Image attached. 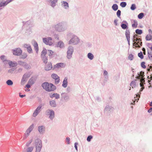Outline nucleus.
I'll return each mask as SVG.
<instances>
[{
	"instance_id": "63",
	"label": "nucleus",
	"mask_w": 152,
	"mask_h": 152,
	"mask_svg": "<svg viewBox=\"0 0 152 152\" xmlns=\"http://www.w3.org/2000/svg\"><path fill=\"white\" fill-rule=\"evenodd\" d=\"M20 96L21 98H23L26 95H20V93H19Z\"/></svg>"
},
{
	"instance_id": "7",
	"label": "nucleus",
	"mask_w": 152,
	"mask_h": 152,
	"mask_svg": "<svg viewBox=\"0 0 152 152\" xmlns=\"http://www.w3.org/2000/svg\"><path fill=\"white\" fill-rule=\"evenodd\" d=\"M113 109V108L111 106L107 105L105 108L104 112L106 114H108L112 112Z\"/></svg>"
},
{
	"instance_id": "27",
	"label": "nucleus",
	"mask_w": 152,
	"mask_h": 152,
	"mask_svg": "<svg viewBox=\"0 0 152 152\" xmlns=\"http://www.w3.org/2000/svg\"><path fill=\"white\" fill-rule=\"evenodd\" d=\"M64 43L62 42L59 41L58 44L57 46L61 48L63 47L64 46Z\"/></svg>"
},
{
	"instance_id": "21",
	"label": "nucleus",
	"mask_w": 152,
	"mask_h": 152,
	"mask_svg": "<svg viewBox=\"0 0 152 152\" xmlns=\"http://www.w3.org/2000/svg\"><path fill=\"white\" fill-rule=\"evenodd\" d=\"M50 97L51 98L55 97L56 99L59 98V95L57 94H54L51 95Z\"/></svg>"
},
{
	"instance_id": "37",
	"label": "nucleus",
	"mask_w": 152,
	"mask_h": 152,
	"mask_svg": "<svg viewBox=\"0 0 152 152\" xmlns=\"http://www.w3.org/2000/svg\"><path fill=\"white\" fill-rule=\"evenodd\" d=\"M144 16V14L142 13H141L139 14L138 16V17L139 19H142Z\"/></svg>"
},
{
	"instance_id": "35",
	"label": "nucleus",
	"mask_w": 152,
	"mask_h": 152,
	"mask_svg": "<svg viewBox=\"0 0 152 152\" xmlns=\"http://www.w3.org/2000/svg\"><path fill=\"white\" fill-rule=\"evenodd\" d=\"M138 56L141 59H143L144 58L142 53L141 52L138 53Z\"/></svg>"
},
{
	"instance_id": "15",
	"label": "nucleus",
	"mask_w": 152,
	"mask_h": 152,
	"mask_svg": "<svg viewBox=\"0 0 152 152\" xmlns=\"http://www.w3.org/2000/svg\"><path fill=\"white\" fill-rule=\"evenodd\" d=\"M30 132L31 131H30L29 129L27 130L23 137V139L24 140L26 139V138L29 136Z\"/></svg>"
},
{
	"instance_id": "30",
	"label": "nucleus",
	"mask_w": 152,
	"mask_h": 152,
	"mask_svg": "<svg viewBox=\"0 0 152 152\" xmlns=\"http://www.w3.org/2000/svg\"><path fill=\"white\" fill-rule=\"evenodd\" d=\"M136 33L138 34H141L142 33V31L141 30L139 29H136L135 31Z\"/></svg>"
},
{
	"instance_id": "10",
	"label": "nucleus",
	"mask_w": 152,
	"mask_h": 152,
	"mask_svg": "<svg viewBox=\"0 0 152 152\" xmlns=\"http://www.w3.org/2000/svg\"><path fill=\"white\" fill-rule=\"evenodd\" d=\"M41 107L42 106L40 105L37 107L33 114V116L34 117H35L39 113L41 110Z\"/></svg>"
},
{
	"instance_id": "38",
	"label": "nucleus",
	"mask_w": 152,
	"mask_h": 152,
	"mask_svg": "<svg viewBox=\"0 0 152 152\" xmlns=\"http://www.w3.org/2000/svg\"><path fill=\"white\" fill-rule=\"evenodd\" d=\"M131 9L132 10H134L136 9V5L134 4H133L130 7Z\"/></svg>"
},
{
	"instance_id": "18",
	"label": "nucleus",
	"mask_w": 152,
	"mask_h": 152,
	"mask_svg": "<svg viewBox=\"0 0 152 152\" xmlns=\"http://www.w3.org/2000/svg\"><path fill=\"white\" fill-rule=\"evenodd\" d=\"M50 106L53 107H56V102L54 100L50 101Z\"/></svg>"
},
{
	"instance_id": "55",
	"label": "nucleus",
	"mask_w": 152,
	"mask_h": 152,
	"mask_svg": "<svg viewBox=\"0 0 152 152\" xmlns=\"http://www.w3.org/2000/svg\"><path fill=\"white\" fill-rule=\"evenodd\" d=\"M148 32H149V34L152 35V31L151 29H149Z\"/></svg>"
},
{
	"instance_id": "1",
	"label": "nucleus",
	"mask_w": 152,
	"mask_h": 152,
	"mask_svg": "<svg viewBox=\"0 0 152 152\" xmlns=\"http://www.w3.org/2000/svg\"><path fill=\"white\" fill-rule=\"evenodd\" d=\"M68 43L70 45H77L80 42V39L77 36L71 33H69L67 34Z\"/></svg>"
},
{
	"instance_id": "47",
	"label": "nucleus",
	"mask_w": 152,
	"mask_h": 152,
	"mask_svg": "<svg viewBox=\"0 0 152 152\" xmlns=\"http://www.w3.org/2000/svg\"><path fill=\"white\" fill-rule=\"evenodd\" d=\"M121 27L123 29H125L127 28V26L124 24H122L121 25Z\"/></svg>"
},
{
	"instance_id": "48",
	"label": "nucleus",
	"mask_w": 152,
	"mask_h": 152,
	"mask_svg": "<svg viewBox=\"0 0 152 152\" xmlns=\"http://www.w3.org/2000/svg\"><path fill=\"white\" fill-rule=\"evenodd\" d=\"M55 79V83L56 84H58L59 83V80H60L59 77Z\"/></svg>"
},
{
	"instance_id": "26",
	"label": "nucleus",
	"mask_w": 152,
	"mask_h": 152,
	"mask_svg": "<svg viewBox=\"0 0 152 152\" xmlns=\"http://www.w3.org/2000/svg\"><path fill=\"white\" fill-rule=\"evenodd\" d=\"M130 86L132 87V88H135L136 86V83L135 81H132L130 84Z\"/></svg>"
},
{
	"instance_id": "58",
	"label": "nucleus",
	"mask_w": 152,
	"mask_h": 152,
	"mask_svg": "<svg viewBox=\"0 0 152 152\" xmlns=\"http://www.w3.org/2000/svg\"><path fill=\"white\" fill-rule=\"evenodd\" d=\"M137 100V99L135 97L134 98V101L133 103H131V104H134V103Z\"/></svg>"
},
{
	"instance_id": "51",
	"label": "nucleus",
	"mask_w": 152,
	"mask_h": 152,
	"mask_svg": "<svg viewBox=\"0 0 152 152\" xmlns=\"http://www.w3.org/2000/svg\"><path fill=\"white\" fill-rule=\"evenodd\" d=\"M145 84V83H143V86L141 87H142L140 89V92H139V93H140V94H141L140 92H141L143 90L144 88V87L143 86H144V84Z\"/></svg>"
},
{
	"instance_id": "2",
	"label": "nucleus",
	"mask_w": 152,
	"mask_h": 152,
	"mask_svg": "<svg viewBox=\"0 0 152 152\" xmlns=\"http://www.w3.org/2000/svg\"><path fill=\"white\" fill-rule=\"evenodd\" d=\"M43 88L48 91H53L56 89V87L52 84L48 82H45L42 85Z\"/></svg>"
},
{
	"instance_id": "59",
	"label": "nucleus",
	"mask_w": 152,
	"mask_h": 152,
	"mask_svg": "<svg viewBox=\"0 0 152 152\" xmlns=\"http://www.w3.org/2000/svg\"><path fill=\"white\" fill-rule=\"evenodd\" d=\"M141 40L140 39L136 38V41L138 42V41H141Z\"/></svg>"
},
{
	"instance_id": "33",
	"label": "nucleus",
	"mask_w": 152,
	"mask_h": 152,
	"mask_svg": "<svg viewBox=\"0 0 152 152\" xmlns=\"http://www.w3.org/2000/svg\"><path fill=\"white\" fill-rule=\"evenodd\" d=\"M34 83V80L32 78H31L30 79L28 82V83L31 85L33 84Z\"/></svg>"
},
{
	"instance_id": "9",
	"label": "nucleus",
	"mask_w": 152,
	"mask_h": 152,
	"mask_svg": "<svg viewBox=\"0 0 152 152\" xmlns=\"http://www.w3.org/2000/svg\"><path fill=\"white\" fill-rule=\"evenodd\" d=\"M22 53V50L20 48H17L13 51V54L16 56L20 55Z\"/></svg>"
},
{
	"instance_id": "53",
	"label": "nucleus",
	"mask_w": 152,
	"mask_h": 152,
	"mask_svg": "<svg viewBox=\"0 0 152 152\" xmlns=\"http://www.w3.org/2000/svg\"><path fill=\"white\" fill-rule=\"evenodd\" d=\"M50 1L53 4L56 2L57 1V0H50Z\"/></svg>"
},
{
	"instance_id": "40",
	"label": "nucleus",
	"mask_w": 152,
	"mask_h": 152,
	"mask_svg": "<svg viewBox=\"0 0 152 152\" xmlns=\"http://www.w3.org/2000/svg\"><path fill=\"white\" fill-rule=\"evenodd\" d=\"M134 58V56L132 54H129V56H128V59L129 60H133V59Z\"/></svg>"
},
{
	"instance_id": "64",
	"label": "nucleus",
	"mask_w": 152,
	"mask_h": 152,
	"mask_svg": "<svg viewBox=\"0 0 152 152\" xmlns=\"http://www.w3.org/2000/svg\"><path fill=\"white\" fill-rule=\"evenodd\" d=\"M127 41L128 42V44L129 45H130V39H129V40L128 39H127Z\"/></svg>"
},
{
	"instance_id": "3",
	"label": "nucleus",
	"mask_w": 152,
	"mask_h": 152,
	"mask_svg": "<svg viewBox=\"0 0 152 152\" xmlns=\"http://www.w3.org/2000/svg\"><path fill=\"white\" fill-rule=\"evenodd\" d=\"M144 72L142 71L140 72L139 73H138V76L136 77V78L138 79H140V85L141 87L143 86V83L145 82V78H144Z\"/></svg>"
},
{
	"instance_id": "8",
	"label": "nucleus",
	"mask_w": 152,
	"mask_h": 152,
	"mask_svg": "<svg viewBox=\"0 0 152 152\" xmlns=\"http://www.w3.org/2000/svg\"><path fill=\"white\" fill-rule=\"evenodd\" d=\"M46 114L49 115V117L51 119H52L54 117V111L51 110H48L46 111Z\"/></svg>"
},
{
	"instance_id": "46",
	"label": "nucleus",
	"mask_w": 152,
	"mask_h": 152,
	"mask_svg": "<svg viewBox=\"0 0 152 152\" xmlns=\"http://www.w3.org/2000/svg\"><path fill=\"white\" fill-rule=\"evenodd\" d=\"M145 63L144 62H142L141 63V66L142 68L145 69L146 68V66L145 65Z\"/></svg>"
},
{
	"instance_id": "60",
	"label": "nucleus",
	"mask_w": 152,
	"mask_h": 152,
	"mask_svg": "<svg viewBox=\"0 0 152 152\" xmlns=\"http://www.w3.org/2000/svg\"><path fill=\"white\" fill-rule=\"evenodd\" d=\"M141 40L140 39L136 38V41L138 42V41H141Z\"/></svg>"
},
{
	"instance_id": "11",
	"label": "nucleus",
	"mask_w": 152,
	"mask_h": 152,
	"mask_svg": "<svg viewBox=\"0 0 152 152\" xmlns=\"http://www.w3.org/2000/svg\"><path fill=\"white\" fill-rule=\"evenodd\" d=\"M52 68V64L51 62H49L45 65V69L46 70H51Z\"/></svg>"
},
{
	"instance_id": "5",
	"label": "nucleus",
	"mask_w": 152,
	"mask_h": 152,
	"mask_svg": "<svg viewBox=\"0 0 152 152\" xmlns=\"http://www.w3.org/2000/svg\"><path fill=\"white\" fill-rule=\"evenodd\" d=\"M74 47L71 45L69 46L67 48V58L70 59L74 52Z\"/></svg>"
},
{
	"instance_id": "41",
	"label": "nucleus",
	"mask_w": 152,
	"mask_h": 152,
	"mask_svg": "<svg viewBox=\"0 0 152 152\" xmlns=\"http://www.w3.org/2000/svg\"><path fill=\"white\" fill-rule=\"evenodd\" d=\"M52 77L54 79H55L59 77L55 74H53L51 75Z\"/></svg>"
},
{
	"instance_id": "19",
	"label": "nucleus",
	"mask_w": 152,
	"mask_h": 152,
	"mask_svg": "<svg viewBox=\"0 0 152 152\" xmlns=\"http://www.w3.org/2000/svg\"><path fill=\"white\" fill-rule=\"evenodd\" d=\"M130 33L129 31V30H126V35L127 39L129 40V39H130Z\"/></svg>"
},
{
	"instance_id": "32",
	"label": "nucleus",
	"mask_w": 152,
	"mask_h": 152,
	"mask_svg": "<svg viewBox=\"0 0 152 152\" xmlns=\"http://www.w3.org/2000/svg\"><path fill=\"white\" fill-rule=\"evenodd\" d=\"M126 2H122L120 3V6L122 7H125L126 6Z\"/></svg>"
},
{
	"instance_id": "52",
	"label": "nucleus",
	"mask_w": 152,
	"mask_h": 152,
	"mask_svg": "<svg viewBox=\"0 0 152 152\" xmlns=\"http://www.w3.org/2000/svg\"><path fill=\"white\" fill-rule=\"evenodd\" d=\"M78 145V143L77 142H75V147L77 151H78L77 148V145Z\"/></svg>"
},
{
	"instance_id": "6",
	"label": "nucleus",
	"mask_w": 152,
	"mask_h": 152,
	"mask_svg": "<svg viewBox=\"0 0 152 152\" xmlns=\"http://www.w3.org/2000/svg\"><path fill=\"white\" fill-rule=\"evenodd\" d=\"M43 42L46 45H51L53 43L52 42V39L51 37L48 38H43Z\"/></svg>"
},
{
	"instance_id": "56",
	"label": "nucleus",
	"mask_w": 152,
	"mask_h": 152,
	"mask_svg": "<svg viewBox=\"0 0 152 152\" xmlns=\"http://www.w3.org/2000/svg\"><path fill=\"white\" fill-rule=\"evenodd\" d=\"M63 4H62V5L64 6V7H65L66 5V2L65 1H63Z\"/></svg>"
},
{
	"instance_id": "45",
	"label": "nucleus",
	"mask_w": 152,
	"mask_h": 152,
	"mask_svg": "<svg viewBox=\"0 0 152 152\" xmlns=\"http://www.w3.org/2000/svg\"><path fill=\"white\" fill-rule=\"evenodd\" d=\"M140 41H138V42H137V43L136 44V47H139V48H140V46H139V45H142V42H140Z\"/></svg>"
},
{
	"instance_id": "17",
	"label": "nucleus",
	"mask_w": 152,
	"mask_h": 152,
	"mask_svg": "<svg viewBox=\"0 0 152 152\" xmlns=\"http://www.w3.org/2000/svg\"><path fill=\"white\" fill-rule=\"evenodd\" d=\"M10 66L11 67H13L16 66L17 65V63L16 62H13L12 61H10L9 62Z\"/></svg>"
},
{
	"instance_id": "4",
	"label": "nucleus",
	"mask_w": 152,
	"mask_h": 152,
	"mask_svg": "<svg viewBox=\"0 0 152 152\" xmlns=\"http://www.w3.org/2000/svg\"><path fill=\"white\" fill-rule=\"evenodd\" d=\"M34 144L36 148V152H40L42 147L41 141L39 139L35 140Z\"/></svg>"
},
{
	"instance_id": "34",
	"label": "nucleus",
	"mask_w": 152,
	"mask_h": 152,
	"mask_svg": "<svg viewBox=\"0 0 152 152\" xmlns=\"http://www.w3.org/2000/svg\"><path fill=\"white\" fill-rule=\"evenodd\" d=\"M42 60L43 61V62L46 63L47 62L48 59L46 57V56H44V57H42Z\"/></svg>"
},
{
	"instance_id": "62",
	"label": "nucleus",
	"mask_w": 152,
	"mask_h": 152,
	"mask_svg": "<svg viewBox=\"0 0 152 152\" xmlns=\"http://www.w3.org/2000/svg\"><path fill=\"white\" fill-rule=\"evenodd\" d=\"M31 85H30V84H27L26 85V87L28 88H29L30 87H31V86H30Z\"/></svg>"
},
{
	"instance_id": "57",
	"label": "nucleus",
	"mask_w": 152,
	"mask_h": 152,
	"mask_svg": "<svg viewBox=\"0 0 152 152\" xmlns=\"http://www.w3.org/2000/svg\"><path fill=\"white\" fill-rule=\"evenodd\" d=\"M135 41H136V39H134L133 40V46H134V45L135 44V43H136Z\"/></svg>"
},
{
	"instance_id": "42",
	"label": "nucleus",
	"mask_w": 152,
	"mask_h": 152,
	"mask_svg": "<svg viewBox=\"0 0 152 152\" xmlns=\"http://www.w3.org/2000/svg\"><path fill=\"white\" fill-rule=\"evenodd\" d=\"M93 138V136L91 135H89L87 137V140L88 142H90L91 140Z\"/></svg>"
},
{
	"instance_id": "14",
	"label": "nucleus",
	"mask_w": 152,
	"mask_h": 152,
	"mask_svg": "<svg viewBox=\"0 0 152 152\" xmlns=\"http://www.w3.org/2000/svg\"><path fill=\"white\" fill-rule=\"evenodd\" d=\"M132 26L133 28H136L137 27L138 23L137 21L135 20H133L132 21Z\"/></svg>"
},
{
	"instance_id": "23",
	"label": "nucleus",
	"mask_w": 152,
	"mask_h": 152,
	"mask_svg": "<svg viewBox=\"0 0 152 152\" xmlns=\"http://www.w3.org/2000/svg\"><path fill=\"white\" fill-rule=\"evenodd\" d=\"M103 75L105 78L108 79V73L106 70H104V71Z\"/></svg>"
},
{
	"instance_id": "20",
	"label": "nucleus",
	"mask_w": 152,
	"mask_h": 152,
	"mask_svg": "<svg viewBox=\"0 0 152 152\" xmlns=\"http://www.w3.org/2000/svg\"><path fill=\"white\" fill-rule=\"evenodd\" d=\"M112 8L114 11H116L118 8V7L117 4H113L112 6Z\"/></svg>"
},
{
	"instance_id": "22",
	"label": "nucleus",
	"mask_w": 152,
	"mask_h": 152,
	"mask_svg": "<svg viewBox=\"0 0 152 152\" xmlns=\"http://www.w3.org/2000/svg\"><path fill=\"white\" fill-rule=\"evenodd\" d=\"M34 47L35 50H36L37 52L38 50V47L37 43L36 42H34Z\"/></svg>"
},
{
	"instance_id": "54",
	"label": "nucleus",
	"mask_w": 152,
	"mask_h": 152,
	"mask_svg": "<svg viewBox=\"0 0 152 152\" xmlns=\"http://www.w3.org/2000/svg\"><path fill=\"white\" fill-rule=\"evenodd\" d=\"M117 22H118V20L117 19H115L114 21V24L116 26L117 25Z\"/></svg>"
},
{
	"instance_id": "29",
	"label": "nucleus",
	"mask_w": 152,
	"mask_h": 152,
	"mask_svg": "<svg viewBox=\"0 0 152 152\" xmlns=\"http://www.w3.org/2000/svg\"><path fill=\"white\" fill-rule=\"evenodd\" d=\"M54 52L50 50H48V56H52Z\"/></svg>"
},
{
	"instance_id": "13",
	"label": "nucleus",
	"mask_w": 152,
	"mask_h": 152,
	"mask_svg": "<svg viewBox=\"0 0 152 152\" xmlns=\"http://www.w3.org/2000/svg\"><path fill=\"white\" fill-rule=\"evenodd\" d=\"M87 57L88 58L91 60H92L94 58V55L91 53H88Z\"/></svg>"
},
{
	"instance_id": "50",
	"label": "nucleus",
	"mask_w": 152,
	"mask_h": 152,
	"mask_svg": "<svg viewBox=\"0 0 152 152\" xmlns=\"http://www.w3.org/2000/svg\"><path fill=\"white\" fill-rule=\"evenodd\" d=\"M27 56V55L26 53H23L22 56L21 58H23L24 59L26 58Z\"/></svg>"
},
{
	"instance_id": "16",
	"label": "nucleus",
	"mask_w": 152,
	"mask_h": 152,
	"mask_svg": "<svg viewBox=\"0 0 152 152\" xmlns=\"http://www.w3.org/2000/svg\"><path fill=\"white\" fill-rule=\"evenodd\" d=\"M38 130L40 133H42L45 131V128L42 126H39L38 128Z\"/></svg>"
},
{
	"instance_id": "39",
	"label": "nucleus",
	"mask_w": 152,
	"mask_h": 152,
	"mask_svg": "<svg viewBox=\"0 0 152 152\" xmlns=\"http://www.w3.org/2000/svg\"><path fill=\"white\" fill-rule=\"evenodd\" d=\"M148 57L151 60H152V53L151 52H148Z\"/></svg>"
},
{
	"instance_id": "43",
	"label": "nucleus",
	"mask_w": 152,
	"mask_h": 152,
	"mask_svg": "<svg viewBox=\"0 0 152 152\" xmlns=\"http://www.w3.org/2000/svg\"><path fill=\"white\" fill-rule=\"evenodd\" d=\"M27 50L28 53H31L32 52V50L31 46H29L27 48Z\"/></svg>"
},
{
	"instance_id": "12",
	"label": "nucleus",
	"mask_w": 152,
	"mask_h": 152,
	"mask_svg": "<svg viewBox=\"0 0 152 152\" xmlns=\"http://www.w3.org/2000/svg\"><path fill=\"white\" fill-rule=\"evenodd\" d=\"M65 64H64L62 63H58L55 66V67L56 68H59L60 67H63L65 66Z\"/></svg>"
},
{
	"instance_id": "36",
	"label": "nucleus",
	"mask_w": 152,
	"mask_h": 152,
	"mask_svg": "<svg viewBox=\"0 0 152 152\" xmlns=\"http://www.w3.org/2000/svg\"><path fill=\"white\" fill-rule=\"evenodd\" d=\"M33 149V147H31L28 148L26 152H31Z\"/></svg>"
},
{
	"instance_id": "25",
	"label": "nucleus",
	"mask_w": 152,
	"mask_h": 152,
	"mask_svg": "<svg viewBox=\"0 0 152 152\" xmlns=\"http://www.w3.org/2000/svg\"><path fill=\"white\" fill-rule=\"evenodd\" d=\"M47 53V50L46 49L43 50L42 52L41 57L46 56L45 55Z\"/></svg>"
},
{
	"instance_id": "61",
	"label": "nucleus",
	"mask_w": 152,
	"mask_h": 152,
	"mask_svg": "<svg viewBox=\"0 0 152 152\" xmlns=\"http://www.w3.org/2000/svg\"><path fill=\"white\" fill-rule=\"evenodd\" d=\"M152 111V107H151L148 110V113L151 112Z\"/></svg>"
},
{
	"instance_id": "24",
	"label": "nucleus",
	"mask_w": 152,
	"mask_h": 152,
	"mask_svg": "<svg viewBox=\"0 0 152 152\" xmlns=\"http://www.w3.org/2000/svg\"><path fill=\"white\" fill-rule=\"evenodd\" d=\"M6 83L8 85L10 86H12L13 84V83L12 81L10 80H7L6 81Z\"/></svg>"
},
{
	"instance_id": "49",
	"label": "nucleus",
	"mask_w": 152,
	"mask_h": 152,
	"mask_svg": "<svg viewBox=\"0 0 152 152\" xmlns=\"http://www.w3.org/2000/svg\"><path fill=\"white\" fill-rule=\"evenodd\" d=\"M34 127L33 124L31 125L27 129H29L30 131H31L32 130Z\"/></svg>"
},
{
	"instance_id": "28",
	"label": "nucleus",
	"mask_w": 152,
	"mask_h": 152,
	"mask_svg": "<svg viewBox=\"0 0 152 152\" xmlns=\"http://www.w3.org/2000/svg\"><path fill=\"white\" fill-rule=\"evenodd\" d=\"M152 38V35L149 34L148 35L146 36V39L147 40H150Z\"/></svg>"
},
{
	"instance_id": "44",
	"label": "nucleus",
	"mask_w": 152,
	"mask_h": 152,
	"mask_svg": "<svg viewBox=\"0 0 152 152\" xmlns=\"http://www.w3.org/2000/svg\"><path fill=\"white\" fill-rule=\"evenodd\" d=\"M121 11L120 10H118L116 14L118 18H120Z\"/></svg>"
},
{
	"instance_id": "31",
	"label": "nucleus",
	"mask_w": 152,
	"mask_h": 152,
	"mask_svg": "<svg viewBox=\"0 0 152 152\" xmlns=\"http://www.w3.org/2000/svg\"><path fill=\"white\" fill-rule=\"evenodd\" d=\"M62 86L64 87H66V80L65 79L63 83Z\"/></svg>"
}]
</instances>
